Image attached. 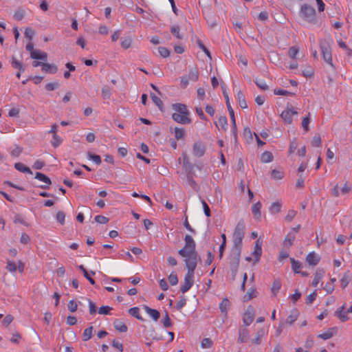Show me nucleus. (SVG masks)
Instances as JSON below:
<instances>
[{"instance_id":"nucleus-1","label":"nucleus","mask_w":352,"mask_h":352,"mask_svg":"<svg viewBox=\"0 0 352 352\" xmlns=\"http://www.w3.org/2000/svg\"><path fill=\"white\" fill-rule=\"evenodd\" d=\"M184 241V247L178 251V254L184 258V261L188 270L184 277V284L181 287V292L183 294L188 292L193 285L194 272L199 259L196 251V243L192 237L186 234Z\"/></svg>"},{"instance_id":"nucleus-2","label":"nucleus","mask_w":352,"mask_h":352,"mask_svg":"<svg viewBox=\"0 0 352 352\" xmlns=\"http://www.w3.org/2000/svg\"><path fill=\"white\" fill-rule=\"evenodd\" d=\"M245 226L243 221H239L234 230L232 234V243L233 245L231 250V256L234 260V272L236 271L239 258L241 256L242 241L245 236Z\"/></svg>"},{"instance_id":"nucleus-3","label":"nucleus","mask_w":352,"mask_h":352,"mask_svg":"<svg viewBox=\"0 0 352 352\" xmlns=\"http://www.w3.org/2000/svg\"><path fill=\"white\" fill-rule=\"evenodd\" d=\"M172 107L175 111L172 115V118L175 122L182 124H188L191 122V120L188 118L190 112L185 104L176 103L173 104Z\"/></svg>"},{"instance_id":"nucleus-4","label":"nucleus","mask_w":352,"mask_h":352,"mask_svg":"<svg viewBox=\"0 0 352 352\" xmlns=\"http://www.w3.org/2000/svg\"><path fill=\"white\" fill-rule=\"evenodd\" d=\"M332 43L333 40L329 36L321 38L319 41L320 49L323 60L327 64L333 67L331 50Z\"/></svg>"},{"instance_id":"nucleus-5","label":"nucleus","mask_w":352,"mask_h":352,"mask_svg":"<svg viewBox=\"0 0 352 352\" xmlns=\"http://www.w3.org/2000/svg\"><path fill=\"white\" fill-rule=\"evenodd\" d=\"M299 14L300 17L305 21L309 23H316V10L312 6L308 4L302 5Z\"/></svg>"},{"instance_id":"nucleus-6","label":"nucleus","mask_w":352,"mask_h":352,"mask_svg":"<svg viewBox=\"0 0 352 352\" xmlns=\"http://www.w3.org/2000/svg\"><path fill=\"white\" fill-rule=\"evenodd\" d=\"M297 114V111L290 105L287 106L286 109L281 113L280 117L285 123L291 124L293 121V116H296Z\"/></svg>"},{"instance_id":"nucleus-7","label":"nucleus","mask_w":352,"mask_h":352,"mask_svg":"<svg viewBox=\"0 0 352 352\" xmlns=\"http://www.w3.org/2000/svg\"><path fill=\"white\" fill-rule=\"evenodd\" d=\"M254 311L253 307H249L246 309L243 317V322L244 325L249 326L254 320Z\"/></svg>"},{"instance_id":"nucleus-8","label":"nucleus","mask_w":352,"mask_h":352,"mask_svg":"<svg viewBox=\"0 0 352 352\" xmlns=\"http://www.w3.org/2000/svg\"><path fill=\"white\" fill-rule=\"evenodd\" d=\"M320 256L315 252H311L306 256V262L311 266H316L320 261Z\"/></svg>"},{"instance_id":"nucleus-9","label":"nucleus","mask_w":352,"mask_h":352,"mask_svg":"<svg viewBox=\"0 0 352 352\" xmlns=\"http://www.w3.org/2000/svg\"><path fill=\"white\" fill-rule=\"evenodd\" d=\"M35 179L45 184V185L40 186L41 188H49V186L51 184L50 179L43 173H36L35 175Z\"/></svg>"},{"instance_id":"nucleus-10","label":"nucleus","mask_w":352,"mask_h":352,"mask_svg":"<svg viewBox=\"0 0 352 352\" xmlns=\"http://www.w3.org/2000/svg\"><path fill=\"white\" fill-rule=\"evenodd\" d=\"M205 146L201 142H195L193 145V154L197 157L204 155Z\"/></svg>"},{"instance_id":"nucleus-11","label":"nucleus","mask_w":352,"mask_h":352,"mask_svg":"<svg viewBox=\"0 0 352 352\" xmlns=\"http://www.w3.org/2000/svg\"><path fill=\"white\" fill-rule=\"evenodd\" d=\"M345 305H343L335 311V316L339 318L341 322L347 321L349 318L347 311H344Z\"/></svg>"},{"instance_id":"nucleus-12","label":"nucleus","mask_w":352,"mask_h":352,"mask_svg":"<svg viewBox=\"0 0 352 352\" xmlns=\"http://www.w3.org/2000/svg\"><path fill=\"white\" fill-rule=\"evenodd\" d=\"M337 332V327H331L329 328L325 332L319 334L318 336V338H322L323 340H328L332 338L335 334H336Z\"/></svg>"},{"instance_id":"nucleus-13","label":"nucleus","mask_w":352,"mask_h":352,"mask_svg":"<svg viewBox=\"0 0 352 352\" xmlns=\"http://www.w3.org/2000/svg\"><path fill=\"white\" fill-rule=\"evenodd\" d=\"M261 207H262V204H261V201H257L256 203H255L252 207V214H253L254 217L258 221H261Z\"/></svg>"},{"instance_id":"nucleus-14","label":"nucleus","mask_w":352,"mask_h":352,"mask_svg":"<svg viewBox=\"0 0 352 352\" xmlns=\"http://www.w3.org/2000/svg\"><path fill=\"white\" fill-rule=\"evenodd\" d=\"M230 302L227 298H224L219 304V309L221 314H223L225 318L228 316V311L230 308Z\"/></svg>"},{"instance_id":"nucleus-15","label":"nucleus","mask_w":352,"mask_h":352,"mask_svg":"<svg viewBox=\"0 0 352 352\" xmlns=\"http://www.w3.org/2000/svg\"><path fill=\"white\" fill-rule=\"evenodd\" d=\"M299 316V311L296 309H294L291 311L289 315L286 318L285 324H288L292 325L294 323V322L298 319Z\"/></svg>"},{"instance_id":"nucleus-16","label":"nucleus","mask_w":352,"mask_h":352,"mask_svg":"<svg viewBox=\"0 0 352 352\" xmlns=\"http://www.w3.org/2000/svg\"><path fill=\"white\" fill-rule=\"evenodd\" d=\"M41 69L45 73L54 74L58 72V67L54 64L44 63L42 64Z\"/></svg>"},{"instance_id":"nucleus-17","label":"nucleus","mask_w":352,"mask_h":352,"mask_svg":"<svg viewBox=\"0 0 352 352\" xmlns=\"http://www.w3.org/2000/svg\"><path fill=\"white\" fill-rule=\"evenodd\" d=\"M224 87H225V85L222 84L221 85V87H222V89H223V96H224V98L226 99V105H227V107H228V110L229 111V114H230V118H234V112L233 109L231 107V104H230V100H229V97H228V93L226 91V88Z\"/></svg>"},{"instance_id":"nucleus-18","label":"nucleus","mask_w":352,"mask_h":352,"mask_svg":"<svg viewBox=\"0 0 352 352\" xmlns=\"http://www.w3.org/2000/svg\"><path fill=\"white\" fill-rule=\"evenodd\" d=\"M296 239V234L293 232H289L283 241V245L285 248H289L293 245V243Z\"/></svg>"},{"instance_id":"nucleus-19","label":"nucleus","mask_w":352,"mask_h":352,"mask_svg":"<svg viewBox=\"0 0 352 352\" xmlns=\"http://www.w3.org/2000/svg\"><path fill=\"white\" fill-rule=\"evenodd\" d=\"M30 57L33 59L42 60L45 61L47 59V54L46 52L36 50L34 52L31 53Z\"/></svg>"},{"instance_id":"nucleus-20","label":"nucleus","mask_w":352,"mask_h":352,"mask_svg":"<svg viewBox=\"0 0 352 352\" xmlns=\"http://www.w3.org/2000/svg\"><path fill=\"white\" fill-rule=\"evenodd\" d=\"M146 313L149 315L155 321H157L160 318V312L157 309L150 308L148 306L144 307Z\"/></svg>"},{"instance_id":"nucleus-21","label":"nucleus","mask_w":352,"mask_h":352,"mask_svg":"<svg viewBox=\"0 0 352 352\" xmlns=\"http://www.w3.org/2000/svg\"><path fill=\"white\" fill-rule=\"evenodd\" d=\"M249 336L248 331L245 329H240L239 332V337L237 342L239 343H243L248 340Z\"/></svg>"},{"instance_id":"nucleus-22","label":"nucleus","mask_w":352,"mask_h":352,"mask_svg":"<svg viewBox=\"0 0 352 352\" xmlns=\"http://www.w3.org/2000/svg\"><path fill=\"white\" fill-rule=\"evenodd\" d=\"M282 204L280 201H275L271 204L269 211L272 214H278L281 210Z\"/></svg>"},{"instance_id":"nucleus-23","label":"nucleus","mask_w":352,"mask_h":352,"mask_svg":"<svg viewBox=\"0 0 352 352\" xmlns=\"http://www.w3.org/2000/svg\"><path fill=\"white\" fill-rule=\"evenodd\" d=\"M290 261L293 271L296 274L300 273L302 263L300 261L295 260L294 258H290Z\"/></svg>"},{"instance_id":"nucleus-24","label":"nucleus","mask_w":352,"mask_h":352,"mask_svg":"<svg viewBox=\"0 0 352 352\" xmlns=\"http://www.w3.org/2000/svg\"><path fill=\"white\" fill-rule=\"evenodd\" d=\"M14 168L19 172H21L23 173H28V174H32V170L30 168L25 166L21 162L15 163Z\"/></svg>"},{"instance_id":"nucleus-25","label":"nucleus","mask_w":352,"mask_h":352,"mask_svg":"<svg viewBox=\"0 0 352 352\" xmlns=\"http://www.w3.org/2000/svg\"><path fill=\"white\" fill-rule=\"evenodd\" d=\"M113 326L115 329L120 332H126L127 331V327L126 324L119 320H116L114 321Z\"/></svg>"},{"instance_id":"nucleus-26","label":"nucleus","mask_w":352,"mask_h":352,"mask_svg":"<svg viewBox=\"0 0 352 352\" xmlns=\"http://www.w3.org/2000/svg\"><path fill=\"white\" fill-rule=\"evenodd\" d=\"M324 272L323 270H317L315 273L314 280L312 281V286L316 287L319 282L321 280L322 278L323 277Z\"/></svg>"},{"instance_id":"nucleus-27","label":"nucleus","mask_w":352,"mask_h":352,"mask_svg":"<svg viewBox=\"0 0 352 352\" xmlns=\"http://www.w3.org/2000/svg\"><path fill=\"white\" fill-rule=\"evenodd\" d=\"M274 159L273 155L270 151H265L261 156V161L263 163H269L272 162Z\"/></svg>"},{"instance_id":"nucleus-28","label":"nucleus","mask_w":352,"mask_h":352,"mask_svg":"<svg viewBox=\"0 0 352 352\" xmlns=\"http://www.w3.org/2000/svg\"><path fill=\"white\" fill-rule=\"evenodd\" d=\"M236 98H237L239 106L242 109H246L248 107V105H247V103H246V101L245 99V96L241 91H238V93L236 94Z\"/></svg>"},{"instance_id":"nucleus-29","label":"nucleus","mask_w":352,"mask_h":352,"mask_svg":"<svg viewBox=\"0 0 352 352\" xmlns=\"http://www.w3.org/2000/svg\"><path fill=\"white\" fill-rule=\"evenodd\" d=\"M170 32L173 35L177 38V39L182 40L183 39V35L180 34V29L179 25H173L170 28Z\"/></svg>"},{"instance_id":"nucleus-30","label":"nucleus","mask_w":352,"mask_h":352,"mask_svg":"<svg viewBox=\"0 0 352 352\" xmlns=\"http://www.w3.org/2000/svg\"><path fill=\"white\" fill-rule=\"evenodd\" d=\"M252 254L255 256L256 261H258L262 254L261 245L259 244L258 241H257L255 244L254 250Z\"/></svg>"},{"instance_id":"nucleus-31","label":"nucleus","mask_w":352,"mask_h":352,"mask_svg":"<svg viewBox=\"0 0 352 352\" xmlns=\"http://www.w3.org/2000/svg\"><path fill=\"white\" fill-rule=\"evenodd\" d=\"M129 313L130 315H131L132 316L135 317L138 320H142V321L144 320V319L142 318V317L140 314V309H139L138 307H134L130 308L129 309Z\"/></svg>"},{"instance_id":"nucleus-32","label":"nucleus","mask_w":352,"mask_h":352,"mask_svg":"<svg viewBox=\"0 0 352 352\" xmlns=\"http://www.w3.org/2000/svg\"><path fill=\"white\" fill-rule=\"evenodd\" d=\"M87 157L88 160L93 161L97 165H99L101 164V162H102L101 158H100V156L98 155H94L90 152H87Z\"/></svg>"},{"instance_id":"nucleus-33","label":"nucleus","mask_w":352,"mask_h":352,"mask_svg":"<svg viewBox=\"0 0 352 352\" xmlns=\"http://www.w3.org/2000/svg\"><path fill=\"white\" fill-rule=\"evenodd\" d=\"M281 287V283L279 280H274L273 282L271 291L274 296H276Z\"/></svg>"},{"instance_id":"nucleus-34","label":"nucleus","mask_w":352,"mask_h":352,"mask_svg":"<svg viewBox=\"0 0 352 352\" xmlns=\"http://www.w3.org/2000/svg\"><path fill=\"white\" fill-rule=\"evenodd\" d=\"M11 64L14 68L19 69L20 72H23L25 71L23 63L21 61L17 60L16 58H12Z\"/></svg>"},{"instance_id":"nucleus-35","label":"nucleus","mask_w":352,"mask_h":352,"mask_svg":"<svg viewBox=\"0 0 352 352\" xmlns=\"http://www.w3.org/2000/svg\"><path fill=\"white\" fill-rule=\"evenodd\" d=\"M78 269L82 272L84 276L89 280V282L91 285H95V280L90 276V274L87 272V271L82 265H79Z\"/></svg>"},{"instance_id":"nucleus-36","label":"nucleus","mask_w":352,"mask_h":352,"mask_svg":"<svg viewBox=\"0 0 352 352\" xmlns=\"http://www.w3.org/2000/svg\"><path fill=\"white\" fill-rule=\"evenodd\" d=\"M92 330H93L92 327H89L84 330L83 334H82V339L84 341H87L91 338Z\"/></svg>"},{"instance_id":"nucleus-37","label":"nucleus","mask_w":352,"mask_h":352,"mask_svg":"<svg viewBox=\"0 0 352 352\" xmlns=\"http://www.w3.org/2000/svg\"><path fill=\"white\" fill-rule=\"evenodd\" d=\"M298 52H299V47L297 46H292L289 49L288 55L291 58L294 59V58H296Z\"/></svg>"},{"instance_id":"nucleus-38","label":"nucleus","mask_w":352,"mask_h":352,"mask_svg":"<svg viewBox=\"0 0 352 352\" xmlns=\"http://www.w3.org/2000/svg\"><path fill=\"white\" fill-rule=\"evenodd\" d=\"M131 43L132 39L129 36L123 38L121 41V46L124 49L129 48L131 45Z\"/></svg>"},{"instance_id":"nucleus-39","label":"nucleus","mask_w":352,"mask_h":352,"mask_svg":"<svg viewBox=\"0 0 352 352\" xmlns=\"http://www.w3.org/2000/svg\"><path fill=\"white\" fill-rule=\"evenodd\" d=\"M6 269L11 273H14L17 270V264L12 261H8L7 262Z\"/></svg>"},{"instance_id":"nucleus-40","label":"nucleus","mask_w":352,"mask_h":352,"mask_svg":"<svg viewBox=\"0 0 352 352\" xmlns=\"http://www.w3.org/2000/svg\"><path fill=\"white\" fill-rule=\"evenodd\" d=\"M283 172L279 170L274 169L272 170V177L276 180L281 179L283 177Z\"/></svg>"},{"instance_id":"nucleus-41","label":"nucleus","mask_w":352,"mask_h":352,"mask_svg":"<svg viewBox=\"0 0 352 352\" xmlns=\"http://www.w3.org/2000/svg\"><path fill=\"white\" fill-rule=\"evenodd\" d=\"M151 97L153 103H155L160 109H162L163 107V102L162 100L153 94H151Z\"/></svg>"},{"instance_id":"nucleus-42","label":"nucleus","mask_w":352,"mask_h":352,"mask_svg":"<svg viewBox=\"0 0 352 352\" xmlns=\"http://www.w3.org/2000/svg\"><path fill=\"white\" fill-rule=\"evenodd\" d=\"M188 78L189 80L196 82L199 78V74L197 71L190 70L188 73Z\"/></svg>"},{"instance_id":"nucleus-43","label":"nucleus","mask_w":352,"mask_h":352,"mask_svg":"<svg viewBox=\"0 0 352 352\" xmlns=\"http://www.w3.org/2000/svg\"><path fill=\"white\" fill-rule=\"evenodd\" d=\"M337 43L340 48L345 50L347 52L348 55L351 56L352 54V50L349 48L346 43L343 42L341 39L338 40Z\"/></svg>"},{"instance_id":"nucleus-44","label":"nucleus","mask_w":352,"mask_h":352,"mask_svg":"<svg viewBox=\"0 0 352 352\" xmlns=\"http://www.w3.org/2000/svg\"><path fill=\"white\" fill-rule=\"evenodd\" d=\"M310 122V113L305 116L302 121V127L305 131L309 130V124Z\"/></svg>"},{"instance_id":"nucleus-45","label":"nucleus","mask_w":352,"mask_h":352,"mask_svg":"<svg viewBox=\"0 0 352 352\" xmlns=\"http://www.w3.org/2000/svg\"><path fill=\"white\" fill-rule=\"evenodd\" d=\"M61 142L62 140L58 135H53L51 143L54 147H58L61 144Z\"/></svg>"},{"instance_id":"nucleus-46","label":"nucleus","mask_w":352,"mask_h":352,"mask_svg":"<svg viewBox=\"0 0 352 352\" xmlns=\"http://www.w3.org/2000/svg\"><path fill=\"white\" fill-rule=\"evenodd\" d=\"M255 83L262 90H267L268 89L267 85L263 79H256Z\"/></svg>"},{"instance_id":"nucleus-47","label":"nucleus","mask_w":352,"mask_h":352,"mask_svg":"<svg viewBox=\"0 0 352 352\" xmlns=\"http://www.w3.org/2000/svg\"><path fill=\"white\" fill-rule=\"evenodd\" d=\"M111 89L107 86H104L102 88V96L104 99H109L111 96Z\"/></svg>"},{"instance_id":"nucleus-48","label":"nucleus","mask_w":352,"mask_h":352,"mask_svg":"<svg viewBox=\"0 0 352 352\" xmlns=\"http://www.w3.org/2000/svg\"><path fill=\"white\" fill-rule=\"evenodd\" d=\"M168 280L171 285H176L178 283L177 274L175 272H171L168 276Z\"/></svg>"},{"instance_id":"nucleus-49","label":"nucleus","mask_w":352,"mask_h":352,"mask_svg":"<svg viewBox=\"0 0 352 352\" xmlns=\"http://www.w3.org/2000/svg\"><path fill=\"white\" fill-rule=\"evenodd\" d=\"M212 342L210 338H204L202 340L201 346L203 349H209L212 346Z\"/></svg>"},{"instance_id":"nucleus-50","label":"nucleus","mask_w":352,"mask_h":352,"mask_svg":"<svg viewBox=\"0 0 352 352\" xmlns=\"http://www.w3.org/2000/svg\"><path fill=\"white\" fill-rule=\"evenodd\" d=\"M217 125L220 126L223 129H226L228 125V120L226 117L221 116L219 118Z\"/></svg>"},{"instance_id":"nucleus-51","label":"nucleus","mask_w":352,"mask_h":352,"mask_svg":"<svg viewBox=\"0 0 352 352\" xmlns=\"http://www.w3.org/2000/svg\"><path fill=\"white\" fill-rule=\"evenodd\" d=\"M184 135V130L182 128H175V136L177 140L182 138Z\"/></svg>"},{"instance_id":"nucleus-52","label":"nucleus","mask_w":352,"mask_h":352,"mask_svg":"<svg viewBox=\"0 0 352 352\" xmlns=\"http://www.w3.org/2000/svg\"><path fill=\"white\" fill-rule=\"evenodd\" d=\"M163 325L165 327H170L172 325L171 320L169 318L168 312H165L164 317L162 320Z\"/></svg>"},{"instance_id":"nucleus-53","label":"nucleus","mask_w":352,"mask_h":352,"mask_svg":"<svg viewBox=\"0 0 352 352\" xmlns=\"http://www.w3.org/2000/svg\"><path fill=\"white\" fill-rule=\"evenodd\" d=\"M95 221L100 224H105L108 223L109 219L102 215H97L95 217Z\"/></svg>"},{"instance_id":"nucleus-54","label":"nucleus","mask_w":352,"mask_h":352,"mask_svg":"<svg viewBox=\"0 0 352 352\" xmlns=\"http://www.w3.org/2000/svg\"><path fill=\"white\" fill-rule=\"evenodd\" d=\"M201 202L203 206L204 212L206 217H210L211 215L210 214V210L209 206H208L207 203L202 199H201Z\"/></svg>"},{"instance_id":"nucleus-55","label":"nucleus","mask_w":352,"mask_h":352,"mask_svg":"<svg viewBox=\"0 0 352 352\" xmlns=\"http://www.w3.org/2000/svg\"><path fill=\"white\" fill-rule=\"evenodd\" d=\"M158 52L163 58H166V57L169 56V55H170L169 50L167 48L164 47H160L158 48Z\"/></svg>"},{"instance_id":"nucleus-56","label":"nucleus","mask_w":352,"mask_h":352,"mask_svg":"<svg viewBox=\"0 0 352 352\" xmlns=\"http://www.w3.org/2000/svg\"><path fill=\"white\" fill-rule=\"evenodd\" d=\"M88 301H89V314L91 315H95L97 311L96 306L95 303L94 302H92L91 300H88Z\"/></svg>"},{"instance_id":"nucleus-57","label":"nucleus","mask_w":352,"mask_h":352,"mask_svg":"<svg viewBox=\"0 0 352 352\" xmlns=\"http://www.w3.org/2000/svg\"><path fill=\"white\" fill-rule=\"evenodd\" d=\"M296 215V212L294 210H289L285 216V221L290 222Z\"/></svg>"},{"instance_id":"nucleus-58","label":"nucleus","mask_w":352,"mask_h":352,"mask_svg":"<svg viewBox=\"0 0 352 352\" xmlns=\"http://www.w3.org/2000/svg\"><path fill=\"white\" fill-rule=\"evenodd\" d=\"M65 213L62 211H59L56 214V220L58 223H60L61 225H63L65 223Z\"/></svg>"},{"instance_id":"nucleus-59","label":"nucleus","mask_w":352,"mask_h":352,"mask_svg":"<svg viewBox=\"0 0 352 352\" xmlns=\"http://www.w3.org/2000/svg\"><path fill=\"white\" fill-rule=\"evenodd\" d=\"M21 148L18 146H15V147L10 151V154L12 156L17 157L21 155Z\"/></svg>"},{"instance_id":"nucleus-60","label":"nucleus","mask_w":352,"mask_h":352,"mask_svg":"<svg viewBox=\"0 0 352 352\" xmlns=\"http://www.w3.org/2000/svg\"><path fill=\"white\" fill-rule=\"evenodd\" d=\"M24 35L25 38L32 40L34 35V31L32 28H27L25 30Z\"/></svg>"},{"instance_id":"nucleus-61","label":"nucleus","mask_w":352,"mask_h":352,"mask_svg":"<svg viewBox=\"0 0 352 352\" xmlns=\"http://www.w3.org/2000/svg\"><path fill=\"white\" fill-rule=\"evenodd\" d=\"M311 144L314 146L319 147L321 145V138L319 135H315L311 141Z\"/></svg>"},{"instance_id":"nucleus-62","label":"nucleus","mask_w":352,"mask_h":352,"mask_svg":"<svg viewBox=\"0 0 352 352\" xmlns=\"http://www.w3.org/2000/svg\"><path fill=\"white\" fill-rule=\"evenodd\" d=\"M111 308L109 306H102L98 309V313L102 315H107L109 314Z\"/></svg>"},{"instance_id":"nucleus-63","label":"nucleus","mask_w":352,"mask_h":352,"mask_svg":"<svg viewBox=\"0 0 352 352\" xmlns=\"http://www.w3.org/2000/svg\"><path fill=\"white\" fill-rule=\"evenodd\" d=\"M78 305L74 300H70L68 302V309L71 312L76 311Z\"/></svg>"},{"instance_id":"nucleus-64","label":"nucleus","mask_w":352,"mask_h":352,"mask_svg":"<svg viewBox=\"0 0 352 352\" xmlns=\"http://www.w3.org/2000/svg\"><path fill=\"white\" fill-rule=\"evenodd\" d=\"M13 320V317L11 315H7L3 320L2 324L5 327H8Z\"/></svg>"}]
</instances>
